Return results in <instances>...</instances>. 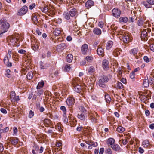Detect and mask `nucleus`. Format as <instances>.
Here are the masks:
<instances>
[{"label":"nucleus","instance_id":"nucleus-57","mask_svg":"<svg viewBox=\"0 0 154 154\" xmlns=\"http://www.w3.org/2000/svg\"><path fill=\"white\" fill-rule=\"evenodd\" d=\"M143 22L142 19H140L138 21V25L139 26H141L143 25Z\"/></svg>","mask_w":154,"mask_h":154},{"label":"nucleus","instance_id":"nucleus-10","mask_svg":"<svg viewBox=\"0 0 154 154\" xmlns=\"http://www.w3.org/2000/svg\"><path fill=\"white\" fill-rule=\"evenodd\" d=\"M88 50V45L87 44H85L82 46L81 48V51L83 55H87Z\"/></svg>","mask_w":154,"mask_h":154},{"label":"nucleus","instance_id":"nucleus-27","mask_svg":"<svg viewBox=\"0 0 154 154\" xmlns=\"http://www.w3.org/2000/svg\"><path fill=\"white\" fill-rule=\"evenodd\" d=\"M10 142L13 145H16L18 141V139L17 138H13L10 140Z\"/></svg>","mask_w":154,"mask_h":154},{"label":"nucleus","instance_id":"nucleus-60","mask_svg":"<svg viewBox=\"0 0 154 154\" xmlns=\"http://www.w3.org/2000/svg\"><path fill=\"white\" fill-rule=\"evenodd\" d=\"M143 59L144 61L148 63L150 61V60L148 57L145 56L144 57Z\"/></svg>","mask_w":154,"mask_h":154},{"label":"nucleus","instance_id":"nucleus-20","mask_svg":"<svg viewBox=\"0 0 154 154\" xmlns=\"http://www.w3.org/2000/svg\"><path fill=\"white\" fill-rule=\"evenodd\" d=\"M71 17L75 16L77 13V11L75 8H73L69 11Z\"/></svg>","mask_w":154,"mask_h":154},{"label":"nucleus","instance_id":"nucleus-17","mask_svg":"<svg viewBox=\"0 0 154 154\" xmlns=\"http://www.w3.org/2000/svg\"><path fill=\"white\" fill-rule=\"evenodd\" d=\"M4 63L8 67H11L12 66L11 62H9V59L7 56H5L3 60Z\"/></svg>","mask_w":154,"mask_h":154},{"label":"nucleus","instance_id":"nucleus-37","mask_svg":"<svg viewBox=\"0 0 154 154\" xmlns=\"http://www.w3.org/2000/svg\"><path fill=\"white\" fill-rule=\"evenodd\" d=\"M149 82L147 79H144L143 82V85L144 87L147 88L149 86Z\"/></svg>","mask_w":154,"mask_h":154},{"label":"nucleus","instance_id":"nucleus-58","mask_svg":"<svg viewBox=\"0 0 154 154\" xmlns=\"http://www.w3.org/2000/svg\"><path fill=\"white\" fill-rule=\"evenodd\" d=\"M98 26L100 28L103 27L104 25V23L102 21H100L98 23Z\"/></svg>","mask_w":154,"mask_h":154},{"label":"nucleus","instance_id":"nucleus-55","mask_svg":"<svg viewBox=\"0 0 154 154\" xmlns=\"http://www.w3.org/2000/svg\"><path fill=\"white\" fill-rule=\"evenodd\" d=\"M148 81L149 84L150 85H152L154 83V79L152 78H149Z\"/></svg>","mask_w":154,"mask_h":154},{"label":"nucleus","instance_id":"nucleus-8","mask_svg":"<svg viewBox=\"0 0 154 154\" xmlns=\"http://www.w3.org/2000/svg\"><path fill=\"white\" fill-rule=\"evenodd\" d=\"M143 3L146 8H149L154 4V0H146V1L143 2Z\"/></svg>","mask_w":154,"mask_h":154},{"label":"nucleus","instance_id":"nucleus-3","mask_svg":"<svg viewBox=\"0 0 154 154\" xmlns=\"http://www.w3.org/2000/svg\"><path fill=\"white\" fill-rule=\"evenodd\" d=\"M129 53L131 56H133L136 59H140L141 57L140 54L138 52L137 48H134L131 49Z\"/></svg>","mask_w":154,"mask_h":154},{"label":"nucleus","instance_id":"nucleus-21","mask_svg":"<svg viewBox=\"0 0 154 154\" xmlns=\"http://www.w3.org/2000/svg\"><path fill=\"white\" fill-rule=\"evenodd\" d=\"M93 32L94 34L99 35L101 34L102 31L100 29L96 27L93 29Z\"/></svg>","mask_w":154,"mask_h":154},{"label":"nucleus","instance_id":"nucleus-45","mask_svg":"<svg viewBox=\"0 0 154 154\" xmlns=\"http://www.w3.org/2000/svg\"><path fill=\"white\" fill-rule=\"evenodd\" d=\"M110 28L114 32L117 30L118 27L115 24H112L111 25Z\"/></svg>","mask_w":154,"mask_h":154},{"label":"nucleus","instance_id":"nucleus-47","mask_svg":"<svg viewBox=\"0 0 154 154\" xmlns=\"http://www.w3.org/2000/svg\"><path fill=\"white\" fill-rule=\"evenodd\" d=\"M123 88V85L122 84L121 82H118L117 83V88L119 89H121Z\"/></svg>","mask_w":154,"mask_h":154},{"label":"nucleus","instance_id":"nucleus-4","mask_svg":"<svg viewBox=\"0 0 154 154\" xmlns=\"http://www.w3.org/2000/svg\"><path fill=\"white\" fill-rule=\"evenodd\" d=\"M88 116L92 122L94 123H96L98 120V118L99 117L97 113L95 112H89Z\"/></svg>","mask_w":154,"mask_h":154},{"label":"nucleus","instance_id":"nucleus-19","mask_svg":"<svg viewBox=\"0 0 154 154\" xmlns=\"http://www.w3.org/2000/svg\"><path fill=\"white\" fill-rule=\"evenodd\" d=\"M37 16L38 15L36 14H33L32 15V20L35 24H37L38 22Z\"/></svg>","mask_w":154,"mask_h":154},{"label":"nucleus","instance_id":"nucleus-41","mask_svg":"<svg viewBox=\"0 0 154 154\" xmlns=\"http://www.w3.org/2000/svg\"><path fill=\"white\" fill-rule=\"evenodd\" d=\"M70 69V65H66L63 68V70L65 72H68Z\"/></svg>","mask_w":154,"mask_h":154},{"label":"nucleus","instance_id":"nucleus-15","mask_svg":"<svg viewBox=\"0 0 154 154\" xmlns=\"http://www.w3.org/2000/svg\"><path fill=\"white\" fill-rule=\"evenodd\" d=\"M102 66L105 70H107L109 69V62L106 60H103L102 63Z\"/></svg>","mask_w":154,"mask_h":154},{"label":"nucleus","instance_id":"nucleus-9","mask_svg":"<svg viewBox=\"0 0 154 154\" xmlns=\"http://www.w3.org/2000/svg\"><path fill=\"white\" fill-rule=\"evenodd\" d=\"M112 15L114 17L118 18L120 16L121 12L120 10L118 8H115L112 10Z\"/></svg>","mask_w":154,"mask_h":154},{"label":"nucleus","instance_id":"nucleus-7","mask_svg":"<svg viewBox=\"0 0 154 154\" xmlns=\"http://www.w3.org/2000/svg\"><path fill=\"white\" fill-rule=\"evenodd\" d=\"M10 99L11 102H17L20 100V99L18 96H16L14 91L11 92L10 94Z\"/></svg>","mask_w":154,"mask_h":154},{"label":"nucleus","instance_id":"nucleus-35","mask_svg":"<svg viewBox=\"0 0 154 154\" xmlns=\"http://www.w3.org/2000/svg\"><path fill=\"white\" fill-rule=\"evenodd\" d=\"M125 130V129L122 127L119 126L117 128L116 131L119 133H122Z\"/></svg>","mask_w":154,"mask_h":154},{"label":"nucleus","instance_id":"nucleus-56","mask_svg":"<svg viewBox=\"0 0 154 154\" xmlns=\"http://www.w3.org/2000/svg\"><path fill=\"white\" fill-rule=\"evenodd\" d=\"M18 132L17 128L16 127H14L13 128V135L14 136L17 134Z\"/></svg>","mask_w":154,"mask_h":154},{"label":"nucleus","instance_id":"nucleus-18","mask_svg":"<svg viewBox=\"0 0 154 154\" xmlns=\"http://www.w3.org/2000/svg\"><path fill=\"white\" fill-rule=\"evenodd\" d=\"M94 5V2L91 0L87 1L85 4V6L86 8H89L93 6Z\"/></svg>","mask_w":154,"mask_h":154},{"label":"nucleus","instance_id":"nucleus-52","mask_svg":"<svg viewBox=\"0 0 154 154\" xmlns=\"http://www.w3.org/2000/svg\"><path fill=\"white\" fill-rule=\"evenodd\" d=\"M32 47L33 50L34 51L38 50L39 48V46L38 44H33L32 45Z\"/></svg>","mask_w":154,"mask_h":154},{"label":"nucleus","instance_id":"nucleus-14","mask_svg":"<svg viewBox=\"0 0 154 154\" xmlns=\"http://www.w3.org/2000/svg\"><path fill=\"white\" fill-rule=\"evenodd\" d=\"M66 44L64 43H62L58 45L57 47V51L58 52H60L66 47Z\"/></svg>","mask_w":154,"mask_h":154},{"label":"nucleus","instance_id":"nucleus-44","mask_svg":"<svg viewBox=\"0 0 154 154\" xmlns=\"http://www.w3.org/2000/svg\"><path fill=\"white\" fill-rule=\"evenodd\" d=\"M85 60L89 62H91L93 60V58L91 56H88L85 57Z\"/></svg>","mask_w":154,"mask_h":154},{"label":"nucleus","instance_id":"nucleus-11","mask_svg":"<svg viewBox=\"0 0 154 154\" xmlns=\"http://www.w3.org/2000/svg\"><path fill=\"white\" fill-rule=\"evenodd\" d=\"M77 117L80 120L84 121L87 117V113L80 112L78 114Z\"/></svg>","mask_w":154,"mask_h":154},{"label":"nucleus","instance_id":"nucleus-6","mask_svg":"<svg viewBox=\"0 0 154 154\" xmlns=\"http://www.w3.org/2000/svg\"><path fill=\"white\" fill-rule=\"evenodd\" d=\"M123 41L125 43H127L131 42L132 40V37L131 34L128 32H125L123 34Z\"/></svg>","mask_w":154,"mask_h":154},{"label":"nucleus","instance_id":"nucleus-39","mask_svg":"<svg viewBox=\"0 0 154 154\" xmlns=\"http://www.w3.org/2000/svg\"><path fill=\"white\" fill-rule=\"evenodd\" d=\"M95 71V68L93 66H91L88 69V72L89 74H92Z\"/></svg>","mask_w":154,"mask_h":154},{"label":"nucleus","instance_id":"nucleus-24","mask_svg":"<svg viewBox=\"0 0 154 154\" xmlns=\"http://www.w3.org/2000/svg\"><path fill=\"white\" fill-rule=\"evenodd\" d=\"M61 33V31L60 29L58 28H56L53 32V33L54 35L55 36H59Z\"/></svg>","mask_w":154,"mask_h":154},{"label":"nucleus","instance_id":"nucleus-1","mask_svg":"<svg viewBox=\"0 0 154 154\" xmlns=\"http://www.w3.org/2000/svg\"><path fill=\"white\" fill-rule=\"evenodd\" d=\"M0 35L6 32L10 27L9 24L7 22L5 18L1 19L0 20Z\"/></svg>","mask_w":154,"mask_h":154},{"label":"nucleus","instance_id":"nucleus-48","mask_svg":"<svg viewBox=\"0 0 154 154\" xmlns=\"http://www.w3.org/2000/svg\"><path fill=\"white\" fill-rule=\"evenodd\" d=\"M135 73H134V72H131L130 74V78L132 79H133V80H134L135 79Z\"/></svg>","mask_w":154,"mask_h":154},{"label":"nucleus","instance_id":"nucleus-54","mask_svg":"<svg viewBox=\"0 0 154 154\" xmlns=\"http://www.w3.org/2000/svg\"><path fill=\"white\" fill-rule=\"evenodd\" d=\"M128 138H127V139L125 138V139H122L121 140L122 141V143L125 145L127 144L128 141Z\"/></svg>","mask_w":154,"mask_h":154},{"label":"nucleus","instance_id":"nucleus-61","mask_svg":"<svg viewBox=\"0 0 154 154\" xmlns=\"http://www.w3.org/2000/svg\"><path fill=\"white\" fill-rule=\"evenodd\" d=\"M90 145L93 147H95L97 146L98 144L97 142H93L91 141V142Z\"/></svg>","mask_w":154,"mask_h":154},{"label":"nucleus","instance_id":"nucleus-42","mask_svg":"<svg viewBox=\"0 0 154 154\" xmlns=\"http://www.w3.org/2000/svg\"><path fill=\"white\" fill-rule=\"evenodd\" d=\"M51 123L50 120L49 119H45L44 120V124L47 127V125H49Z\"/></svg>","mask_w":154,"mask_h":154},{"label":"nucleus","instance_id":"nucleus-2","mask_svg":"<svg viewBox=\"0 0 154 154\" xmlns=\"http://www.w3.org/2000/svg\"><path fill=\"white\" fill-rule=\"evenodd\" d=\"M66 103L69 109H72L75 103V99L72 97H68L66 101ZM71 112L72 113L73 111L72 109H70Z\"/></svg>","mask_w":154,"mask_h":154},{"label":"nucleus","instance_id":"nucleus-62","mask_svg":"<svg viewBox=\"0 0 154 154\" xmlns=\"http://www.w3.org/2000/svg\"><path fill=\"white\" fill-rule=\"evenodd\" d=\"M4 146L2 143H0V152H2L3 151Z\"/></svg>","mask_w":154,"mask_h":154},{"label":"nucleus","instance_id":"nucleus-49","mask_svg":"<svg viewBox=\"0 0 154 154\" xmlns=\"http://www.w3.org/2000/svg\"><path fill=\"white\" fill-rule=\"evenodd\" d=\"M122 68L120 67H119L118 69V70L117 71L118 72V76L119 77H120V76L122 73Z\"/></svg>","mask_w":154,"mask_h":154},{"label":"nucleus","instance_id":"nucleus-16","mask_svg":"<svg viewBox=\"0 0 154 154\" xmlns=\"http://www.w3.org/2000/svg\"><path fill=\"white\" fill-rule=\"evenodd\" d=\"M147 32L146 29H144L142 32L141 38L142 40H146L147 39Z\"/></svg>","mask_w":154,"mask_h":154},{"label":"nucleus","instance_id":"nucleus-64","mask_svg":"<svg viewBox=\"0 0 154 154\" xmlns=\"http://www.w3.org/2000/svg\"><path fill=\"white\" fill-rule=\"evenodd\" d=\"M35 6V3H33L30 5L29 7V8L30 9H32Z\"/></svg>","mask_w":154,"mask_h":154},{"label":"nucleus","instance_id":"nucleus-38","mask_svg":"<svg viewBox=\"0 0 154 154\" xmlns=\"http://www.w3.org/2000/svg\"><path fill=\"white\" fill-rule=\"evenodd\" d=\"M44 85V82L43 81H41L40 82H39L38 84V85L37 86V89H39L41 88H42Z\"/></svg>","mask_w":154,"mask_h":154},{"label":"nucleus","instance_id":"nucleus-25","mask_svg":"<svg viewBox=\"0 0 154 154\" xmlns=\"http://www.w3.org/2000/svg\"><path fill=\"white\" fill-rule=\"evenodd\" d=\"M113 44V42L112 41H109L107 43L106 48L107 50H109L112 46Z\"/></svg>","mask_w":154,"mask_h":154},{"label":"nucleus","instance_id":"nucleus-26","mask_svg":"<svg viewBox=\"0 0 154 154\" xmlns=\"http://www.w3.org/2000/svg\"><path fill=\"white\" fill-rule=\"evenodd\" d=\"M111 148L114 150L118 151L120 150V148L119 146L117 144H114L111 146Z\"/></svg>","mask_w":154,"mask_h":154},{"label":"nucleus","instance_id":"nucleus-23","mask_svg":"<svg viewBox=\"0 0 154 154\" xmlns=\"http://www.w3.org/2000/svg\"><path fill=\"white\" fill-rule=\"evenodd\" d=\"M115 142V140L112 138H109L108 139L107 141V144L108 145H112Z\"/></svg>","mask_w":154,"mask_h":154},{"label":"nucleus","instance_id":"nucleus-33","mask_svg":"<svg viewBox=\"0 0 154 154\" xmlns=\"http://www.w3.org/2000/svg\"><path fill=\"white\" fill-rule=\"evenodd\" d=\"M105 99L107 103H109L111 100V99L110 96L107 94L105 95Z\"/></svg>","mask_w":154,"mask_h":154},{"label":"nucleus","instance_id":"nucleus-31","mask_svg":"<svg viewBox=\"0 0 154 154\" xmlns=\"http://www.w3.org/2000/svg\"><path fill=\"white\" fill-rule=\"evenodd\" d=\"M74 90L77 93H79L81 92V88L80 85H77L75 86L74 88Z\"/></svg>","mask_w":154,"mask_h":154},{"label":"nucleus","instance_id":"nucleus-43","mask_svg":"<svg viewBox=\"0 0 154 154\" xmlns=\"http://www.w3.org/2000/svg\"><path fill=\"white\" fill-rule=\"evenodd\" d=\"M79 110L81 113H86L87 110L85 109L83 106H80L79 108Z\"/></svg>","mask_w":154,"mask_h":154},{"label":"nucleus","instance_id":"nucleus-22","mask_svg":"<svg viewBox=\"0 0 154 154\" xmlns=\"http://www.w3.org/2000/svg\"><path fill=\"white\" fill-rule=\"evenodd\" d=\"M128 20V18L126 17H120L119 18V22L122 23H125L127 22Z\"/></svg>","mask_w":154,"mask_h":154},{"label":"nucleus","instance_id":"nucleus-53","mask_svg":"<svg viewBox=\"0 0 154 154\" xmlns=\"http://www.w3.org/2000/svg\"><path fill=\"white\" fill-rule=\"evenodd\" d=\"M34 115V112L32 110H30L28 115L29 117L30 118H32Z\"/></svg>","mask_w":154,"mask_h":154},{"label":"nucleus","instance_id":"nucleus-32","mask_svg":"<svg viewBox=\"0 0 154 154\" xmlns=\"http://www.w3.org/2000/svg\"><path fill=\"white\" fill-rule=\"evenodd\" d=\"M121 52V51L120 49L117 48L114 51V54L116 56H118L120 54Z\"/></svg>","mask_w":154,"mask_h":154},{"label":"nucleus","instance_id":"nucleus-36","mask_svg":"<svg viewBox=\"0 0 154 154\" xmlns=\"http://www.w3.org/2000/svg\"><path fill=\"white\" fill-rule=\"evenodd\" d=\"M60 109L63 111V116L65 117L66 115V107L64 106H61L60 107Z\"/></svg>","mask_w":154,"mask_h":154},{"label":"nucleus","instance_id":"nucleus-12","mask_svg":"<svg viewBox=\"0 0 154 154\" xmlns=\"http://www.w3.org/2000/svg\"><path fill=\"white\" fill-rule=\"evenodd\" d=\"M28 8L26 6H23L20 10L18 13V15H22L25 14L27 11Z\"/></svg>","mask_w":154,"mask_h":154},{"label":"nucleus","instance_id":"nucleus-30","mask_svg":"<svg viewBox=\"0 0 154 154\" xmlns=\"http://www.w3.org/2000/svg\"><path fill=\"white\" fill-rule=\"evenodd\" d=\"M48 66L49 65L48 64H44L42 62H41L40 63V67L41 69H46Z\"/></svg>","mask_w":154,"mask_h":154},{"label":"nucleus","instance_id":"nucleus-63","mask_svg":"<svg viewBox=\"0 0 154 154\" xmlns=\"http://www.w3.org/2000/svg\"><path fill=\"white\" fill-rule=\"evenodd\" d=\"M108 154H112V151L110 148H108L106 151Z\"/></svg>","mask_w":154,"mask_h":154},{"label":"nucleus","instance_id":"nucleus-28","mask_svg":"<svg viewBox=\"0 0 154 154\" xmlns=\"http://www.w3.org/2000/svg\"><path fill=\"white\" fill-rule=\"evenodd\" d=\"M64 17L66 20H69L70 19V15L68 12H64L63 14Z\"/></svg>","mask_w":154,"mask_h":154},{"label":"nucleus","instance_id":"nucleus-46","mask_svg":"<svg viewBox=\"0 0 154 154\" xmlns=\"http://www.w3.org/2000/svg\"><path fill=\"white\" fill-rule=\"evenodd\" d=\"M62 125L60 123H58L57 125V127L58 131L60 132H62L63 131V129L61 128Z\"/></svg>","mask_w":154,"mask_h":154},{"label":"nucleus","instance_id":"nucleus-5","mask_svg":"<svg viewBox=\"0 0 154 154\" xmlns=\"http://www.w3.org/2000/svg\"><path fill=\"white\" fill-rule=\"evenodd\" d=\"M108 78L106 76L103 75L100 78L98 84L102 88H105L106 86L105 83L108 81Z\"/></svg>","mask_w":154,"mask_h":154},{"label":"nucleus","instance_id":"nucleus-50","mask_svg":"<svg viewBox=\"0 0 154 154\" xmlns=\"http://www.w3.org/2000/svg\"><path fill=\"white\" fill-rule=\"evenodd\" d=\"M9 130V128L6 127L4 128L3 129H1V133L7 132Z\"/></svg>","mask_w":154,"mask_h":154},{"label":"nucleus","instance_id":"nucleus-29","mask_svg":"<svg viewBox=\"0 0 154 154\" xmlns=\"http://www.w3.org/2000/svg\"><path fill=\"white\" fill-rule=\"evenodd\" d=\"M73 57L72 54H69L66 57L67 62L70 63L73 60Z\"/></svg>","mask_w":154,"mask_h":154},{"label":"nucleus","instance_id":"nucleus-13","mask_svg":"<svg viewBox=\"0 0 154 154\" xmlns=\"http://www.w3.org/2000/svg\"><path fill=\"white\" fill-rule=\"evenodd\" d=\"M97 53L98 55L103 57L104 56V49L103 48L100 46H98V48L97 50Z\"/></svg>","mask_w":154,"mask_h":154},{"label":"nucleus","instance_id":"nucleus-34","mask_svg":"<svg viewBox=\"0 0 154 154\" xmlns=\"http://www.w3.org/2000/svg\"><path fill=\"white\" fill-rule=\"evenodd\" d=\"M149 144V142L147 140H145L142 143V145L144 147H147Z\"/></svg>","mask_w":154,"mask_h":154},{"label":"nucleus","instance_id":"nucleus-51","mask_svg":"<svg viewBox=\"0 0 154 154\" xmlns=\"http://www.w3.org/2000/svg\"><path fill=\"white\" fill-rule=\"evenodd\" d=\"M41 10L43 12L45 13L47 12L48 11V8L45 6H44V7H42L41 8Z\"/></svg>","mask_w":154,"mask_h":154},{"label":"nucleus","instance_id":"nucleus-40","mask_svg":"<svg viewBox=\"0 0 154 154\" xmlns=\"http://www.w3.org/2000/svg\"><path fill=\"white\" fill-rule=\"evenodd\" d=\"M33 76V74L32 72H29L27 75V78L29 80L31 79Z\"/></svg>","mask_w":154,"mask_h":154},{"label":"nucleus","instance_id":"nucleus-59","mask_svg":"<svg viewBox=\"0 0 154 154\" xmlns=\"http://www.w3.org/2000/svg\"><path fill=\"white\" fill-rule=\"evenodd\" d=\"M33 148L34 149H33L36 152H38V151L39 147L38 146L36 145H34V146H33Z\"/></svg>","mask_w":154,"mask_h":154}]
</instances>
